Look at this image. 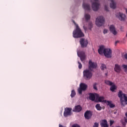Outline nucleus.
I'll return each instance as SVG.
<instances>
[{
    "label": "nucleus",
    "mask_w": 127,
    "mask_h": 127,
    "mask_svg": "<svg viewBox=\"0 0 127 127\" xmlns=\"http://www.w3.org/2000/svg\"><path fill=\"white\" fill-rule=\"evenodd\" d=\"M98 53L100 55H104L107 58H112V50L110 48H106L104 45H101L98 49Z\"/></svg>",
    "instance_id": "nucleus-1"
},
{
    "label": "nucleus",
    "mask_w": 127,
    "mask_h": 127,
    "mask_svg": "<svg viewBox=\"0 0 127 127\" xmlns=\"http://www.w3.org/2000/svg\"><path fill=\"white\" fill-rule=\"evenodd\" d=\"M73 22L75 26V29L72 33L73 37H74V38H80V37H83V36H84V33H83L82 30L80 29V27H79V25L75 22V21H73Z\"/></svg>",
    "instance_id": "nucleus-2"
},
{
    "label": "nucleus",
    "mask_w": 127,
    "mask_h": 127,
    "mask_svg": "<svg viewBox=\"0 0 127 127\" xmlns=\"http://www.w3.org/2000/svg\"><path fill=\"white\" fill-rule=\"evenodd\" d=\"M118 96L120 98V101L123 106H126L127 105V95L124 94L123 91L120 90L118 93Z\"/></svg>",
    "instance_id": "nucleus-3"
},
{
    "label": "nucleus",
    "mask_w": 127,
    "mask_h": 127,
    "mask_svg": "<svg viewBox=\"0 0 127 127\" xmlns=\"http://www.w3.org/2000/svg\"><path fill=\"white\" fill-rule=\"evenodd\" d=\"M96 24L97 26H102L105 24V18L103 16H99L96 18Z\"/></svg>",
    "instance_id": "nucleus-4"
},
{
    "label": "nucleus",
    "mask_w": 127,
    "mask_h": 127,
    "mask_svg": "<svg viewBox=\"0 0 127 127\" xmlns=\"http://www.w3.org/2000/svg\"><path fill=\"white\" fill-rule=\"evenodd\" d=\"M93 77V73L89 69L83 71V77L85 80H90Z\"/></svg>",
    "instance_id": "nucleus-5"
},
{
    "label": "nucleus",
    "mask_w": 127,
    "mask_h": 127,
    "mask_svg": "<svg viewBox=\"0 0 127 127\" xmlns=\"http://www.w3.org/2000/svg\"><path fill=\"white\" fill-rule=\"evenodd\" d=\"M84 18L85 21H84V19L82 20V25L83 29H84L85 31H86L87 30V26H86V25L87 24V22H88V20H89V19L91 18V16L90 14L85 13Z\"/></svg>",
    "instance_id": "nucleus-6"
},
{
    "label": "nucleus",
    "mask_w": 127,
    "mask_h": 127,
    "mask_svg": "<svg viewBox=\"0 0 127 127\" xmlns=\"http://www.w3.org/2000/svg\"><path fill=\"white\" fill-rule=\"evenodd\" d=\"M87 88H88V85L87 84L84 83H81L79 84V87L77 89L78 94H79V95H82L83 91H86L87 90Z\"/></svg>",
    "instance_id": "nucleus-7"
},
{
    "label": "nucleus",
    "mask_w": 127,
    "mask_h": 127,
    "mask_svg": "<svg viewBox=\"0 0 127 127\" xmlns=\"http://www.w3.org/2000/svg\"><path fill=\"white\" fill-rule=\"evenodd\" d=\"M94 2L92 3V7L93 10L96 11L99 9L100 7V3H99V0H93Z\"/></svg>",
    "instance_id": "nucleus-8"
},
{
    "label": "nucleus",
    "mask_w": 127,
    "mask_h": 127,
    "mask_svg": "<svg viewBox=\"0 0 127 127\" xmlns=\"http://www.w3.org/2000/svg\"><path fill=\"white\" fill-rule=\"evenodd\" d=\"M116 17H118L119 20H121V21H125L126 20V18H127L126 14L121 12L116 14Z\"/></svg>",
    "instance_id": "nucleus-9"
},
{
    "label": "nucleus",
    "mask_w": 127,
    "mask_h": 127,
    "mask_svg": "<svg viewBox=\"0 0 127 127\" xmlns=\"http://www.w3.org/2000/svg\"><path fill=\"white\" fill-rule=\"evenodd\" d=\"M72 115V108H65L64 112V116L65 118L69 117Z\"/></svg>",
    "instance_id": "nucleus-10"
},
{
    "label": "nucleus",
    "mask_w": 127,
    "mask_h": 127,
    "mask_svg": "<svg viewBox=\"0 0 127 127\" xmlns=\"http://www.w3.org/2000/svg\"><path fill=\"white\" fill-rule=\"evenodd\" d=\"M77 56L80 58L81 61L83 62L85 60L86 56H85V52L83 51H80L77 50Z\"/></svg>",
    "instance_id": "nucleus-11"
},
{
    "label": "nucleus",
    "mask_w": 127,
    "mask_h": 127,
    "mask_svg": "<svg viewBox=\"0 0 127 127\" xmlns=\"http://www.w3.org/2000/svg\"><path fill=\"white\" fill-rule=\"evenodd\" d=\"M79 42L81 45V47L82 48L87 47V45H88V43H89L88 40L84 38L80 39Z\"/></svg>",
    "instance_id": "nucleus-12"
},
{
    "label": "nucleus",
    "mask_w": 127,
    "mask_h": 127,
    "mask_svg": "<svg viewBox=\"0 0 127 127\" xmlns=\"http://www.w3.org/2000/svg\"><path fill=\"white\" fill-rule=\"evenodd\" d=\"M82 7L85 11L91 10V6H90V4L86 3L85 0H83Z\"/></svg>",
    "instance_id": "nucleus-13"
},
{
    "label": "nucleus",
    "mask_w": 127,
    "mask_h": 127,
    "mask_svg": "<svg viewBox=\"0 0 127 127\" xmlns=\"http://www.w3.org/2000/svg\"><path fill=\"white\" fill-rule=\"evenodd\" d=\"M93 116V113L91 111L87 110L84 113V118L86 120H90Z\"/></svg>",
    "instance_id": "nucleus-14"
},
{
    "label": "nucleus",
    "mask_w": 127,
    "mask_h": 127,
    "mask_svg": "<svg viewBox=\"0 0 127 127\" xmlns=\"http://www.w3.org/2000/svg\"><path fill=\"white\" fill-rule=\"evenodd\" d=\"M105 97L103 96H100L99 94L96 95V100H95V102L97 103L98 102L101 103H105Z\"/></svg>",
    "instance_id": "nucleus-15"
},
{
    "label": "nucleus",
    "mask_w": 127,
    "mask_h": 127,
    "mask_svg": "<svg viewBox=\"0 0 127 127\" xmlns=\"http://www.w3.org/2000/svg\"><path fill=\"white\" fill-rule=\"evenodd\" d=\"M89 69L92 70V69H95V68H97V64L95 63H93L92 61H89Z\"/></svg>",
    "instance_id": "nucleus-16"
},
{
    "label": "nucleus",
    "mask_w": 127,
    "mask_h": 127,
    "mask_svg": "<svg viewBox=\"0 0 127 127\" xmlns=\"http://www.w3.org/2000/svg\"><path fill=\"white\" fill-rule=\"evenodd\" d=\"M110 6L111 8L113 9H116L117 8V2L114 0H110Z\"/></svg>",
    "instance_id": "nucleus-17"
},
{
    "label": "nucleus",
    "mask_w": 127,
    "mask_h": 127,
    "mask_svg": "<svg viewBox=\"0 0 127 127\" xmlns=\"http://www.w3.org/2000/svg\"><path fill=\"white\" fill-rule=\"evenodd\" d=\"M97 95H98V94L90 93L89 100L91 101H95V102H96V100H97Z\"/></svg>",
    "instance_id": "nucleus-18"
},
{
    "label": "nucleus",
    "mask_w": 127,
    "mask_h": 127,
    "mask_svg": "<svg viewBox=\"0 0 127 127\" xmlns=\"http://www.w3.org/2000/svg\"><path fill=\"white\" fill-rule=\"evenodd\" d=\"M110 30L114 35H117V33H118V32H117V30H116V27L114 25H111L110 26Z\"/></svg>",
    "instance_id": "nucleus-19"
},
{
    "label": "nucleus",
    "mask_w": 127,
    "mask_h": 127,
    "mask_svg": "<svg viewBox=\"0 0 127 127\" xmlns=\"http://www.w3.org/2000/svg\"><path fill=\"white\" fill-rule=\"evenodd\" d=\"M114 70L115 72H117V73H120L121 71H122L121 65L118 64H116L114 67Z\"/></svg>",
    "instance_id": "nucleus-20"
},
{
    "label": "nucleus",
    "mask_w": 127,
    "mask_h": 127,
    "mask_svg": "<svg viewBox=\"0 0 127 127\" xmlns=\"http://www.w3.org/2000/svg\"><path fill=\"white\" fill-rule=\"evenodd\" d=\"M73 112H75L76 113H79L82 111V107L80 105L75 106L73 109Z\"/></svg>",
    "instance_id": "nucleus-21"
},
{
    "label": "nucleus",
    "mask_w": 127,
    "mask_h": 127,
    "mask_svg": "<svg viewBox=\"0 0 127 127\" xmlns=\"http://www.w3.org/2000/svg\"><path fill=\"white\" fill-rule=\"evenodd\" d=\"M105 103L109 106L110 108H115V105L113 104V102L109 100H105Z\"/></svg>",
    "instance_id": "nucleus-22"
},
{
    "label": "nucleus",
    "mask_w": 127,
    "mask_h": 127,
    "mask_svg": "<svg viewBox=\"0 0 127 127\" xmlns=\"http://www.w3.org/2000/svg\"><path fill=\"white\" fill-rule=\"evenodd\" d=\"M100 126L102 127H109V125H108V122L106 120H104L101 121Z\"/></svg>",
    "instance_id": "nucleus-23"
},
{
    "label": "nucleus",
    "mask_w": 127,
    "mask_h": 127,
    "mask_svg": "<svg viewBox=\"0 0 127 127\" xmlns=\"http://www.w3.org/2000/svg\"><path fill=\"white\" fill-rule=\"evenodd\" d=\"M110 86H111L110 87V90L112 92H115V90H117V87L116 86V85H114V83L112 85H110Z\"/></svg>",
    "instance_id": "nucleus-24"
},
{
    "label": "nucleus",
    "mask_w": 127,
    "mask_h": 127,
    "mask_svg": "<svg viewBox=\"0 0 127 127\" xmlns=\"http://www.w3.org/2000/svg\"><path fill=\"white\" fill-rule=\"evenodd\" d=\"M105 84L108 85L109 86H112V85H114V83L110 81V80H105Z\"/></svg>",
    "instance_id": "nucleus-25"
},
{
    "label": "nucleus",
    "mask_w": 127,
    "mask_h": 127,
    "mask_svg": "<svg viewBox=\"0 0 127 127\" xmlns=\"http://www.w3.org/2000/svg\"><path fill=\"white\" fill-rule=\"evenodd\" d=\"M95 108L97 111H102V107L100 105V104H97L95 106Z\"/></svg>",
    "instance_id": "nucleus-26"
},
{
    "label": "nucleus",
    "mask_w": 127,
    "mask_h": 127,
    "mask_svg": "<svg viewBox=\"0 0 127 127\" xmlns=\"http://www.w3.org/2000/svg\"><path fill=\"white\" fill-rule=\"evenodd\" d=\"M76 96V92L75 91V90H71V93L70 94L71 98H74Z\"/></svg>",
    "instance_id": "nucleus-27"
},
{
    "label": "nucleus",
    "mask_w": 127,
    "mask_h": 127,
    "mask_svg": "<svg viewBox=\"0 0 127 127\" xmlns=\"http://www.w3.org/2000/svg\"><path fill=\"white\" fill-rule=\"evenodd\" d=\"M101 68L102 70H106L107 69V66L104 64H102L101 66Z\"/></svg>",
    "instance_id": "nucleus-28"
},
{
    "label": "nucleus",
    "mask_w": 127,
    "mask_h": 127,
    "mask_svg": "<svg viewBox=\"0 0 127 127\" xmlns=\"http://www.w3.org/2000/svg\"><path fill=\"white\" fill-rule=\"evenodd\" d=\"M97 85H98V83L97 82H95L93 84V87L94 90H98V88L97 87Z\"/></svg>",
    "instance_id": "nucleus-29"
},
{
    "label": "nucleus",
    "mask_w": 127,
    "mask_h": 127,
    "mask_svg": "<svg viewBox=\"0 0 127 127\" xmlns=\"http://www.w3.org/2000/svg\"><path fill=\"white\" fill-rule=\"evenodd\" d=\"M123 68L124 69V70H125V72L126 73H127V65H125V64H124L123 65Z\"/></svg>",
    "instance_id": "nucleus-30"
},
{
    "label": "nucleus",
    "mask_w": 127,
    "mask_h": 127,
    "mask_svg": "<svg viewBox=\"0 0 127 127\" xmlns=\"http://www.w3.org/2000/svg\"><path fill=\"white\" fill-rule=\"evenodd\" d=\"M71 127H81L80 125H78L77 124H74L71 126Z\"/></svg>",
    "instance_id": "nucleus-31"
},
{
    "label": "nucleus",
    "mask_w": 127,
    "mask_h": 127,
    "mask_svg": "<svg viewBox=\"0 0 127 127\" xmlns=\"http://www.w3.org/2000/svg\"><path fill=\"white\" fill-rule=\"evenodd\" d=\"M78 64L79 69H82V64H81V63H80L79 62H78Z\"/></svg>",
    "instance_id": "nucleus-32"
},
{
    "label": "nucleus",
    "mask_w": 127,
    "mask_h": 127,
    "mask_svg": "<svg viewBox=\"0 0 127 127\" xmlns=\"http://www.w3.org/2000/svg\"><path fill=\"white\" fill-rule=\"evenodd\" d=\"M105 10H106V11H109V7L107 5H105L104 7Z\"/></svg>",
    "instance_id": "nucleus-33"
},
{
    "label": "nucleus",
    "mask_w": 127,
    "mask_h": 127,
    "mask_svg": "<svg viewBox=\"0 0 127 127\" xmlns=\"http://www.w3.org/2000/svg\"><path fill=\"white\" fill-rule=\"evenodd\" d=\"M93 127H99V123L95 122L93 125Z\"/></svg>",
    "instance_id": "nucleus-34"
},
{
    "label": "nucleus",
    "mask_w": 127,
    "mask_h": 127,
    "mask_svg": "<svg viewBox=\"0 0 127 127\" xmlns=\"http://www.w3.org/2000/svg\"><path fill=\"white\" fill-rule=\"evenodd\" d=\"M109 30H108V29H105L103 31V33L104 34H107V33H108Z\"/></svg>",
    "instance_id": "nucleus-35"
},
{
    "label": "nucleus",
    "mask_w": 127,
    "mask_h": 127,
    "mask_svg": "<svg viewBox=\"0 0 127 127\" xmlns=\"http://www.w3.org/2000/svg\"><path fill=\"white\" fill-rule=\"evenodd\" d=\"M89 28L90 29L92 28V26H93V23L92 22H90L88 25Z\"/></svg>",
    "instance_id": "nucleus-36"
},
{
    "label": "nucleus",
    "mask_w": 127,
    "mask_h": 127,
    "mask_svg": "<svg viewBox=\"0 0 127 127\" xmlns=\"http://www.w3.org/2000/svg\"><path fill=\"white\" fill-rule=\"evenodd\" d=\"M126 117H125V122L127 123V113L125 114Z\"/></svg>",
    "instance_id": "nucleus-37"
},
{
    "label": "nucleus",
    "mask_w": 127,
    "mask_h": 127,
    "mask_svg": "<svg viewBox=\"0 0 127 127\" xmlns=\"http://www.w3.org/2000/svg\"><path fill=\"white\" fill-rule=\"evenodd\" d=\"M114 123H115V121H114L113 120H111L110 121V126H113V125L114 124Z\"/></svg>",
    "instance_id": "nucleus-38"
},
{
    "label": "nucleus",
    "mask_w": 127,
    "mask_h": 127,
    "mask_svg": "<svg viewBox=\"0 0 127 127\" xmlns=\"http://www.w3.org/2000/svg\"><path fill=\"white\" fill-rule=\"evenodd\" d=\"M73 9H74V7L73 6H71L70 7V11H73Z\"/></svg>",
    "instance_id": "nucleus-39"
},
{
    "label": "nucleus",
    "mask_w": 127,
    "mask_h": 127,
    "mask_svg": "<svg viewBox=\"0 0 127 127\" xmlns=\"http://www.w3.org/2000/svg\"><path fill=\"white\" fill-rule=\"evenodd\" d=\"M125 58L127 60V54H125L124 56Z\"/></svg>",
    "instance_id": "nucleus-40"
},
{
    "label": "nucleus",
    "mask_w": 127,
    "mask_h": 127,
    "mask_svg": "<svg viewBox=\"0 0 127 127\" xmlns=\"http://www.w3.org/2000/svg\"><path fill=\"white\" fill-rule=\"evenodd\" d=\"M117 112H114V115H116V114H117Z\"/></svg>",
    "instance_id": "nucleus-41"
},
{
    "label": "nucleus",
    "mask_w": 127,
    "mask_h": 127,
    "mask_svg": "<svg viewBox=\"0 0 127 127\" xmlns=\"http://www.w3.org/2000/svg\"><path fill=\"white\" fill-rule=\"evenodd\" d=\"M118 42H118V41H116V42H115V45L117 44L118 43Z\"/></svg>",
    "instance_id": "nucleus-42"
},
{
    "label": "nucleus",
    "mask_w": 127,
    "mask_h": 127,
    "mask_svg": "<svg viewBox=\"0 0 127 127\" xmlns=\"http://www.w3.org/2000/svg\"><path fill=\"white\" fill-rule=\"evenodd\" d=\"M105 75H106V76H108V73H105Z\"/></svg>",
    "instance_id": "nucleus-43"
},
{
    "label": "nucleus",
    "mask_w": 127,
    "mask_h": 127,
    "mask_svg": "<svg viewBox=\"0 0 127 127\" xmlns=\"http://www.w3.org/2000/svg\"><path fill=\"white\" fill-rule=\"evenodd\" d=\"M123 125L125 126V125H126V124H125V123H124Z\"/></svg>",
    "instance_id": "nucleus-44"
}]
</instances>
